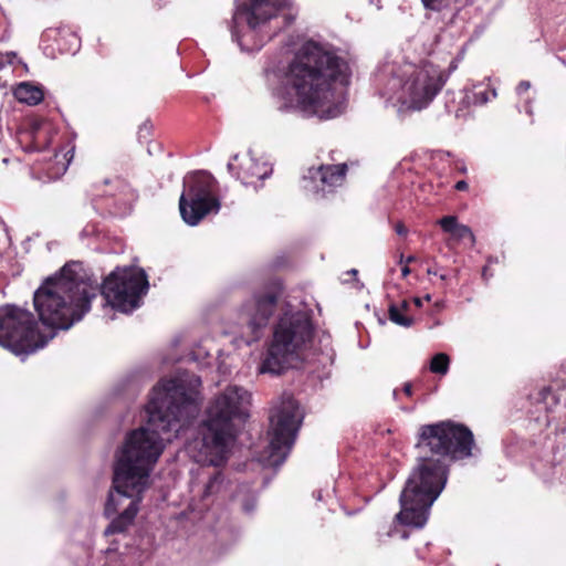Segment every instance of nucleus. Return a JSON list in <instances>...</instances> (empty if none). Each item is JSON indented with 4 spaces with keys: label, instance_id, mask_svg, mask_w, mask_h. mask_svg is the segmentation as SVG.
<instances>
[{
    "label": "nucleus",
    "instance_id": "obj_1",
    "mask_svg": "<svg viewBox=\"0 0 566 566\" xmlns=\"http://www.w3.org/2000/svg\"><path fill=\"white\" fill-rule=\"evenodd\" d=\"M201 379L189 373L154 387L146 406L145 426L132 430L117 449L113 465V491L105 505L112 516L105 535L124 532L134 521L143 492L171 433L178 434L198 415Z\"/></svg>",
    "mask_w": 566,
    "mask_h": 566
},
{
    "label": "nucleus",
    "instance_id": "obj_2",
    "mask_svg": "<svg viewBox=\"0 0 566 566\" xmlns=\"http://www.w3.org/2000/svg\"><path fill=\"white\" fill-rule=\"evenodd\" d=\"M263 72L268 87L282 101L280 109L331 119L346 108L349 66L328 45L307 41L292 57L270 59Z\"/></svg>",
    "mask_w": 566,
    "mask_h": 566
},
{
    "label": "nucleus",
    "instance_id": "obj_3",
    "mask_svg": "<svg viewBox=\"0 0 566 566\" xmlns=\"http://www.w3.org/2000/svg\"><path fill=\"white\" fill-rule=\"evenodd\" d=\"M277 318L272 338L259 366L260 374L280 375L301 360L314 337L313 311L301 301L277 303L273 292L255 293L239 312V325L247 344L260 339L274 311Z\"/></svg>",
    "mask_w": 566,
    "mask_h": 566
},
{
    "label": "nucleus",
    "instance_id": "obj_4",
    "mask_svg": "<svg viewBox=\"0 0 566 566\" xmlns=\"http://www.w3.org/2000/svg\"><path fill=\"white\" fill-rule=\"evenodd\" d=\"M98 286L82 273L80 263L65 264L33 293L39 321L53 331H67L90 312Z\"/></svg>",
    "mask_w": 566,
    "mask_h": 566
},
{
    "label": "nucleus",
    "instance_id": "obj_5",
    "mask_svg": "<svg viewBox=\"0 0 566 566\" xmlns=\"http://www.w3.org/2000/svg\"><path fill=\"white\" fill-rule=\"evenodd\" d=\"M448 76L431 62L415 64L401 59L385 61L375 73V83L380 96L399 112L421 111L439 94Z\"/></svg>",
    "mask_w": 566,
    "mask_h": 566
},
{
    "label": "nucleus",
    "instance_id": "obj_6",
    "mask_svg": "<svg viewBox=\"0 0 566 566\" xmlns=\"http://www.w3.org/2000/svg\"><path fill=\"white\" fill-rule=\"evenodd\" d=\"M250 398L248 390L233 385L210 400L199 428L200 437L193 442V448L198 449L197 462L219 467L226 461L238 426L249 416Z\"/></svg>",
    "mask_w": 566,
    "mask_h": 566
},
{
    "label": "nucleus",
    "instance_id": "obj_7",
    "mask_svg": "<svg viewBox=\"0 0 566 566\" xmlns=\"http://www.w3.org/2000/svg\"><path fill=\"white\" fill-rule=\"evenodd\" d=\"M295 17L289 0H235L232 39L242 51H259L291 25Z\"/></svg>",
    "mask_w": 566,
    "mask_h": 566
},
{
    "label": "nucleus",
    "instance_id": "obj_8",
    "mask_svg": "<svg viewBox=\"0 0 566 566\" xmlns=\"http://www.w3.org/2000/svg\"><path fill=\"white\" fill-rule=\"evenodd\" d=\"M447 478L448 469L443 460L420 459L401 491V511L397 520L408 526L423 527L430 507L446 486Z\"/></svg>",
    "mask_w": 566,
    "mask_h": 566
},
{
    "label": "nucleus",
    "instance_id": "obj_9",
    "mask_svg": "<svg viewBox=\"0 0 566 566\" xmlns=\"http://www.w3.org/2000/svg\"><path fill=\"white\" fill-rule=\"evenodd\" d=\"M55 332L42 335L32 313L7 305L0 308V345L15 355H29L43 348Z\"/></svg>",
    "mask_w": 566,
    "mask_h": 566
},
{
    "label": "nucleus",
    "instance_id": "obj_10",
    "mask_svg": "<svg viewBox=\"0 0 566 566\" xmlns=\"http://www.w3.org/2000/svg\"><path fill=\"white\" fill-rule=\"evenodd\" d=\"M303 421V412L291 395H283L270 415V443L265 461L280 467L286 460Z\"/></svg>",
    "mask_w": 566,
    "mask_h": 566
},
{
    "label": "nucleus",
    "instance_id": "obj_11",
    "mask_svg": "<svg viewBox=\"0 0 566 566\" xmlns=\"http://www.w3.org/2000/svg\"><path fill=\"white\" fill-rule=\"evenodd\" d=\"M221 203L217 193V181L206 171L188 174L184 178V190L179 199L182 220L191 227L210 213H218Z\"/></svg>",
    "mask_w": 566,
    "mask_h": 566
},
{
    "label": "nucleus",
    "instance_id": "obj_12",
    "mask_svg": "<svg viewBox=\"0 0 566 566\" xmlns=\"http://www.w3.org/2000/svg\"><path fill=\"white\" fill-rule=\"evenodd\" d=\"M474 438L471 430L452 421H441L421 426L418 447L437 455L450 457L453 460L472 455Z\"/></svg>",
    "mask_w": 566,
    "mask_h": 566
},
{
    "label": "nucleus",
    "instance_id": "obj_13",
    "mask_svg": "<svg viewBox=\"0 0 566 566\" xmlns=\"http://www.w3.org/2000/svg\"><path fill=\"white\" fill-rule=\"evenodd\" d=\"M147 275L143 269L117 268L103 282L101 293L107 304L123 313L140 306L142 296L148 291Z\"/></svg>",
    "mask_w": 566,
    "mask_h": 566
},
{
    "label": "nucleus",
    "instance_id": "obj_14",
    "mask_svg": "<svg viewBox=\"0 0 566 566\" xmlns=\"http://www.w3.org/2000/svg\"><path fill=\"white\" fill-rule=\"evenodd\" d=\"M347 171L345 164L339 165H322L317 168L308 169L304 177V189L324 197L333 191L334 188L343 185Z\"/></svg>",
    "mask_w": 566,
    "mask_h": 566
},
{
    "label": "nucleus",
    "instance_id": "obj_15",
    "mask_svg": "<svg viewBox=\"0 0 566 566\" xmlns=\"http://www.w3.org/2000/svg\"><path fill=\"white\" fill-rule=\"evenodd\" d=\"M228 169L244 186H255V180L262 181L273 171L269 163H259L251 151L244 156L234 155L228 163Z\"/></svg>",
    "mask_w": 566,
    "mask_h": 566
},
{
    "label": "nucleus",
    "instance_id": "obj_16",
    "mask_svg": "<svg viewBox=\"0 0 566 566\" xmlns=\"http://www.w3.org/2000/svg\"><path fill=\"white\" fill-rule=\"evenodd\" d=\"M538 402L552 413L566 409V366L560 369L549 387L539 391Z\"/></svg>",
    "mask_w": 566,
    "mask_h": 566
},
{
    "label": "nucleus",
    "instance_id": "obj_17",
    "mask_svg": "<svg viewBox=\"0 0 566 566\" xmlns=\"http://www.w3.org/2000/svg\"><path fill=\"white\" fill-rule=\"evenodd\" d=\"M43 122L38 118L29 119L18 133V142L25 151H40L44 148V137L41 135Z\"/></svg>",
    "mask_w": 566,
    "mask_h": 566
},
{
    "label": "nucleus",
    "instance_id": "obj_18",
    "mask_svg": "<svg viewBox=\"0 0 566 566\" xmlns=\"http://www.w3.org/2000/svg\"><path fill=\"white\" fill-rule=\"evenodd\" d=\"M437 223L444 232L451 234L455 241L469 240L471 244L475 241L472 230L468 226L459 223L454 216H446L439 219Z\"/></svg>",
    "mask_w": 566,
    "mask_h": 566
},
{
    "label": "nucleus",
    "instance_id": "obj_19",
    "mask_svg": "<svg viewBox=\"0 0 566 566\" xmlns=\"http://www.w3.org/2000/svg\"><path fill=\"white\" fill-rule=\"evenodd\" d=\"M14 97L24 104L28 105H36L39 104L43 97V91L41 87L33 85L29 82L20 83L13 91Z\"/></svg>",
    "mask_w": 566,
    "mask_h": 566
},
{
    "label": "nucleus",
    "instance_id": "obj_20",
    "mask_svg": "<svg viewBox=\"0 0 566 566\" xmlns=\"http://www.w3.org/2000/svg\"><path fill=\"white\" fill-rule=\"evenodd\" d=\"M19 64L21 61L14 52L0 53V87L8 85L10 76Z\"/></svg>",
    "mask_w": 566,
    "mask_h": 566
},
{
    "label": "nucleus",
    "instance_id": "obj_21",
    "mask_svg": "<svg viewBox=\"0 0 566 566\" xmlns=\"http://www.w3.org/2000/svg\"><path fill=\"white\" fill-rule=\"evenodd\" d=\"M226 489L227 484L223 474L221 472H217L206 484L203 499L206 500L212 495L221 494L226 491Z\"/></svg>",
    "mask_w": 566,
    "mask_h": 566
},
{
    "label": "nucleus",
    "instance_id": "obj_22",
    "mask_svg": "<svg viewBox=\"0 0 566 566\" xmlns=\"http://www.w3.org/2000/svg\"><path fill=\"white\" fill-rule=\"evenodd\" d=\"M450 358L444 353L436 354L430 361V371L434 374L446 375L449 370Z\"/></svg>",
    "mask_w": 566,
    "mask_h": 566
},
{
    "label": "nucleus",
    "instance_id": "obj_23",
    "mask_svg": "<svg viewBox=\"0 0 566 566\" xmlns=\"http://www.w3.org/2000/svg\"><path fill=\"white\" fill-rule=\"evenodd\" d=\"M388 312L390 321L399 326L410 327L413 323V319L406 316L398 305L391 304Z\"/></svg>",
    "mask_w": 566,
    "mask_h": 566
},
{
    "label": "nucleus",
    "instance_id": "obj_24",
    "mask_svg": "<svg viewBox=\"0 0 566 566\" xmlns=\"http://www.w3.org/2000/svg\"><path fill=\"white\" fill-rule=\"evenodd\" d=\"M54 164H51L46 169V178L49 180L56 179L65 174L67 170V166L70 163V159L66 161H60L59 160V154L54 155Z\"/></svg>",
    "mask_w": 566,
    "mask_h": 566
},
{
    "label": "nucleus",
    "instance_id": "obj_25",
    "mask_svg": "<svg viewBox=\"0 0 566 566\" xmlns=\"http://www.w3.org/2000/svg\"><path fill=\"white\" fill-rule=\"evenodd\" d=\"M475 88H479V90H474L472 92V96L467 95L468 99H470L475 105H483V104L488 103L491 99V97L496 96V92L494 90H492V91L481 90L480 86H476Z\"/></svg>",
    "mask_w": 566,
    "mask_h": 566
},
{
    "label": "nucleus",
    "instance_id": "obj_26",
    "mask_svg": "<svg viewBox=\"0 0 566 566\" xmlns=\"http://www.w3.org/2000/svg\"><path fill=\"white\" fill-rule=\"evenodd\" d=\"M318 340L321 343V353L326 355V357L332 358L334 353L332 348L331 335L324 332L322 335H319Z\"/></svg>",
    "mask_w": 566,
    "mask_h": 566
},
{
    "label": "nucleus",
    "instance_id": "obj_27",
    "mask_svg": "<svg viewBox=\"0 0 566 566\" xmlns=\"http://www.w3.org/2000/svg\"><path fill=\"white\" fill-rule=\"evenodd\" d=\"M424 8L439 11L444 7V0H422Z\"/></svg>",
    "mask_w": 566,
    "mask_h": 566
},
{
    "label": "nucleus",
    "instance_id": "obj_28",
    "mask_svg": "<svg viewBox=\"0 0 566 566\" xmlns=\"http://www.w3.org/2000/svg\"><path fill=\"white\" fill-rule=\"evenodd\" d=\"M531 88V83L528 81H522L517 87L516 92L518 95H523L525 92H527Z\"/></svg>",
    "mask_w": 566,
    "mask_h": 566
},
{
    "label": "nucleus",
    "instance_id": "obj_29",
    "mask_svg": "<svg viewBox=\"0 0 566 566\" xmlns=\"http://www.w3.org/2000/svg\"><path fill=\"white\" fill-rule=\"evenodd\" d=\"M149 133H150V126L147 123L143 124L139 127V132H138L139 138H146L147 135H149Z\"/></svg>",
    "mask_w": 566,
    "mask_h": 566
},
{
    "label": "nucleus",
    "instance_id": "obj_30",
    "mask_svg": "<svg viewBox=\"0 0 566 566\" xmlns=\"http://www.w3.org/2000/svg\"><path fill=\"white\" fill-rule=\"evenodd\" d=\"M395 230L399 235H406L408 232L407 228L402 223H397Z\"/></svg>",
    "mask_w": 566,
    "mask_h": 566
},
{
    "label": "nucleus",
    "instance_id": "obj_31",
    "mask_svg": "<svg viewBox=\"0 0 566 566\" xmlns=\"http://www.w3.org/2000/svg\"><path fill=\"white\" fill-rule=\"evenodd\" d=\"M402 390H403V392L407 396H411L412 395V385H411V382H405L403 387H402Z\"/></svg>",
    "mask_w": 566,
    "mask_h": 566
},
{
    "label": "nucleus",
    "instance_id": "obj_32",
    "mask_svg": "<svg viewBox=\"0 0 566 566\" xmlns=\"http://www.w3.org/2000/svg\"><path fill=\"white\" fill-rule=\"evenodd\" d=\"M455 189H457V190H460V191L468 189V182H467V181H464V180H460V181H458V182L455 184Z\"/></svg>",
    "mask_w": 566,
    "mask_h": 566
},
{
    "label": "nucleus",
    "instance_id": "obj_33",
    "mask_svg": "<svg viewBox=\"0 0 566 566\" xmlns=\"http://www.w3.org/2000/svg\"><path fill=\"white\" fill-rule=\"evenodd\" d=\"M254 506H255V504H254V503H251V504L247 503V504L244 505V511H245V512H248V513H249V512H252V511L254 510Z\"/></svg>",
    "mask_w": 566,
    "mask_h": 566
},
{
    "label": "nucleus",
    "instance_id": "obj_34",
    "mask_svg": "<svg viewBox=\"0 0 566 566\" xmlns=\"http://www.w3.org/2000/svg\"><path fill=\"white\" fill-rule=\"evenodd\" d=\"M399 307L401 308L402 312H407L409 303L407 301H402Z\"/></svg>",
    "mask_w": 566,
    "mask_h": 566
},
{
    "label": "nucleus",
    "instance_id": "obj_35",
    "mask_svg": "<svg viewBox=\"0 0 566 566\" xmlns=\"http://www.w3.org/2000/svg\"><path fill=\"white\" fill-rule=\"evenodd\" d=\"M413 304H415L417 307H421V306H422V298H420V297H415V298H413Z\"/></svg>",
    "mask_w": 566,
    "mask_h": 566
},
{
    "label": "nucleus",
    "instance_id": "obj_36",
    "mask_svg": "<svg viewBox=\"0 0 566 566\" xmlns=\"http://www.w3.org/2000/svg\"><path fill=\"white\" fill-rule=\"evenodd\" d=\"M410 273V269L406 265L401 269L402 276H407Z\"/></svg>",
    "mask_w": 566,
    "mask_h": 566
},
{
    "label": "nucleus",
    "instance_id": "obj_37",
    "mask_svg": "<svg viewBox=\"0 0 566 566\" xmlns=\"http://www.w3.org/2000/svg\"><path fill=\"white\" fill-rule=\"evenodd\" d=\"M71 36H72V40H73L74 45H75V46H77V44H78V39H77V38H76V35H74V34H72ZM75 50H76V48H74V51H75Z\"/></svg>",
    "mask_w": 566,
    "mask_h": 566
},
{
    "label": "nucleus",
    "instance_id": "obj_38",
    "mask_svg": "<svg viewBox=\"0 0 566 566\" xmlns=\"http://www.w3.org/2000/svg\"><path fill=\"white\" fill-rule=\"evenodd\" d=\"M427 273H428L429 275H437V274H438V273H437V271H434V270H432V269H428V270H427Z\"/></svg>",
    "mask_w": 566,
    "mask_h": 566
},
{
    "label": "nucleus",
    "instance_id": "obj_39",
    "mask_svg": "<svg viewBox=\"0 0 566 566\" xmlns=\"http://www.w3.org/2000/svg\"><path fill=\"white\" fill-rule=\"evenodd\" d=\"M107 555H108V557H112L115 555V552L113 549H108Z\"/></svg>",
    "mask_w": 566,
    "mask_h": 566
},
{
    "label": "nucleus",
    "instance_id": "obj_40",
    "mask_svg": "<svg viewBox=\"0 0 566 566\" xmlns=\"http://www.w3.org/2000/svg\"><path fill=\"white\" fill-rule=\"evenodd\" d=\"M455 69H457V64L454 62H452L451 65H450V71H453Z\"/></svg>",
    "mask_w": 566,
    "mask_h": 566
},
{
    "label": "nucleus",
    "instance_id": "obj_41",
    "mask_svg": "<svg viewBox=\"0 0 566 566\" xmlns=\"http://www.w3.org/2000/svg\"><path fill=\"white\" fill-rule=\"evenodd\" d=\"M412 261H415V256H408L407 260H406L407 263H410Z\"/></svg>",
    "mask_w": 566,
    "mask_h": 566
},
{
    "label": "nucleus",
    "instance_id": "obj_42",
    "mask_svg": "<svg viewBox=\"0 0 566 566\" xmlns=\"http://www.w3.org/2000/svg\"><path fill=\"white\" fill-rule=\"evenodd\" d=\"M482 275H483V277H485V279H486V275H488V268H484V269H483V273H482Z\"/></svg>",
    "mask_w": 566,
    "mask_h": 566
},
{
    "label": "nucleus",
    "instance_id": "obj_43",
    "mask_svg": "<svg viewBox=\"0 0 566 566\" xmlns=\"http://www.w3.org/2000/svg\"><path fill=\"white\" fill-rule=\"evenodd\" d=\"M424 300L429 302V301L431 300V295H430V294H427V295L424 296Z\"/></svg>",
    "mask_w": 566,
    "mask_h": 566
},
{
    "label": "nucleus",
    "instance_id": "obj_44",
    "mask_svg": "<svg viewBox=\"0 0 566 566\" xmlns=\"http://www.w3.org/2000/svg\"><path fill=\"white\" fill-rule=\"evenodd\" d=\"M440 279H441V280H446V279H447V275H446V274H440Z\"/></svg>",
    "mask_w": 566,
    "mask_h": 566
},
{
    "label": "nucleus",
    "instance_id": "obj_45",
    "mask_svg": "<svg viewBox=\"0 0 566 566\" xmlns=\"http://www.w3.org/2000/svg\"><path fill=\"white\" fill-rule=\"evenodd\" d=\"M392 395H394V398L396 399V398H397V395H398L397 390H394V391H392Z\"/></svg>",
    "mask_w": 566,
    "mask_h": 566
},
{
    "label": "nucleus",
    "instance_id": "obj_46",
    "mask_svg": "<svg viewBox=\"0 0 566 566\" xmlns=\"http://www.w3.org/2000/svg\"><path fill=\"white\" fill-rule=\"evenodd\" d=\"M525 111H526V113L532 114V112L528 107H526Z\"/></svg>",
    "mask_w": 566,
    "mask_h": 566
},
{
    "label": "nucleus",
    "instance_id": "obj_47",
    "mask_svg": "<svg viewBox=\"0 0 566 566\" xmlns=\"http://www.w3.org/2000/svg\"><path fill=\"white\" fill-rule=\"evenodd\" d=\"M108 182H109V180H108V179H105V180H104V184H105V185H108Z\"/></svg>",
    "mask_w": 566,
    "mask_h": 566
}]
</instances>
